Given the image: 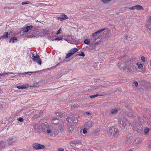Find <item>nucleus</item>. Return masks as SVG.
I'll return each mask as SVG.
<instances>
[{
    "instance_id": "nucleus-55",
    "label": "nucleus",
    "mask_w": 151,
    "mask_h": 151,
    "mask_svg": "<svg viewBox=\"0 0 151 151\" xmlns=\"http://www.w3.org/2000/svg\"><path fill=\"white\" fill-rule=\"evenodd\" d=\"M149 22L150 23V20H149Z\"/></svg>"
},
{
    "instance_id": "nucleus-37",
    "label": "nucleus",
    "mask_w": 151,
    "mask_h": 151,
    "mask_svg": "<svg viewBox=\"0 0 151 151\" xmlns=\"http://www.w3.org/2000/svg\"><path fill=\"white\" fill-rule=\"evenodd\" d=\"M63 39V38L62 37H59L58 38H55V40H61Z\"/></svg>"
},
{
    "instance_id": "nucleus-3",
    "label": "nucleus",
    "mask_w": 151,
    "mask_h": 151,
    "mask_svg": "<svg viewBox=\"0 0 151 151\" xmlns=\"http://www.w3.org/2000/svg\"><path fill=\"white\" fill-rule=\"evenodd\" d=\"M42 131L45 134L52 135L53 133V127L48 125L47 123L42 124L41 125Z\"/></svg>"
},
{
    "instance_id": "nucleus-56",
    "label": "nucleus",
    "mask_w": 151,
    "mask_h": 151,
    "mask_svg": "<svg viewBox=\"0 0 151 151\" xmlns=\"http://www.w3.org/2000/svg\"><path fill=\"white\" fill-rule=\"evenodd\" d=\"M58 64H59V63H58V64H57V65H58Z\"/></svg>"
},
{
    "instance_id": "nucleus-10",
    "label": "nucleus",
    "mask_w": 151,
    "mask_h": 151,
    "mask_svg": "<svg viewBox=\"0 0 151 151\" xmlns=\"http://www.w3.org/2000/svg\"><path fill=\"white\" fill-rule=\"evenodd\" d=\"M116 129L114 127H111L109 131L108 135L109 136L113 135L114 132Z\"/></svg>"
},
{
    "instance_id": "nucleus-30",
    "label": "nucleus",
    "mask_w": 151,
    "mask_h": 151,
    "mask_svg": "<svg viewBox=\"0 0 151 151\" xmlns=\"http://www.w3.org/2000/svg\"><path fill=\"white\" fill-rule=\"evenodd\" d=\"M106 86V85H105V86H103V85H99V86H94L93 87V88L95 89H96L99 88L100 87H105Z\"/></svg>"
},
{
    "instance_id": "nucleus-40",
    "label": "nucleus",
    "mask_w": 151,
    "mask_h": 151,
    "mask_svg": "<svg viewBox=\"0 0 151 151\" xmlns=\"http://www.w3.org/2000/svg\"><path fill=\"white\" fill-rule=\"evenodd\" d=\"M61 31V29L60 28L57 31V32L56 33V34L57 35H58L60 33V31Z\"/></svg>"
},
{
    "instance_id": "nucleus-49",
    "label": "nucleus",
    "mask_w": 151,
    "mask_h": 151,
    "mask_svg": "<svg viewBox=\"0 0 151 151\" xmlns=\"http://www.w3.org/2000/svg\"><path fill=\"white\" fill-rule=\"evenodd\" d=\"M4 73H0V76H4Z\"/></svg>"
},
{
    "instance_id": "nucleus-5",
    "label": "nucleus",
    "mask_w": 151,
    "mask_h": 151,
    "mask_svg": "<svg viewBox=\"0 0 151 151\" xmlns=\"http://www.w3.org/2000/svg\"><path fill=\"white\" fill-rule=\"evenodd\" d=\"M34 52L32 53V56L33 58L32 60L35 62L37 63L40 65L41 64L42 61L41 60L39 55L37 53H36V55H35Z\"/></svg>"
},
{
    "instance_id": "nucleus-31",
    "label": "nucleus",
    "mask_w": 151,
    "mask_h": 151,
    "mask_svg": "<svg viewBox=\"0 0 151 151\" xmlns=\"http://www.w3.org/2000/svg\"><path fill=\"white\" fill-rule=\"evenodd\" d=\"M78 55L80 56L84 57L85 56L84 53L83 52H82L81 53L77 54L75 56Z\"/></svg>"
},
{
    "instance_id": "nucleus-7",
    "label": "nucleus",
    "mask_w": 151,
    "mask_h": 151,
    "mask_svg": "<svg viewBox=\"0 0 151 151\" xmlns=\"http://www.w3.org/2000/svg\"><path fill=\"white\" fill-rule=\"evenodd\" d=\"M32 147L35 150L43 149L45 147L44 145L38 143H35L33 144Z\"/></svg>"
},
{
    "instance_id": "nucleus-23",
    "label": "nucleus",
    "mask_w": 151,
    "mask_h": 151,
    "mask_svg": "<svg viewBox=\"0 0 151 151\" xmlns=\"http://www.w3.org/2000/svg\"><path fill=\"white\" fill-rule=\"evenodd\" d=\"M119 132L116 129L112 135L113 136L115 137L119 135Z\"/></svg>"
},
{
    "instance_id": "nucleus-51",
    "label": "nucleus",
    "mask_w": 151,
    "mask_h": 151,
    "mask_svg": "<svg viewBox=\"0 0 151 151\" xmlns=\"http://www.w3.org/2000/svg\"><path fill=\"white\" fill-rule=\"evenodd\" d=\"M127 107H128L129 105H127Z\"/></svg>"
},
{
    "instance_id": "nucleus-21",
    "label": "nucleus",
    "mask_w": 151,
    "mask_h": 151,
    "mask_svg": "<svg viewBox=\"0 0 151 151\" xmlns=\"http://www.w3.org/2000/svg\"><path fill=\"white\" fill-rule=\"evenodd\" d=\"M111 113L112 114H114L118 112L117 109L116 108L111 109L110 110Z\"/></svg>"
},
{
    "instance_id": "nucleus-6",
    "label": "nucleus",
    "mask_w": 151,
    "mask_h": 151,
    "mask_svg": "<svg viewBox=\"0 0 151 151\" xmlns=\"http://www.w3.org/2000/svg\"><path fill=\"white\" fill-rule=\"evenodd\" d=\"M78 50V49L76 48H74L71 49L68 52V53L66 55L65 58L68 59L72 55L74 54Z\"/></svg>"
},
{
    "instance_id": "nucleus-54",
    "label": "nucleus",
    "mask_w": 151,
    "mask_h": 151,
    "mask_svg": "<svg viewBox=\"0 0 151 151\" xmlns=\"http://www.w3.org/2000/svg\"><path fill=\"white\" fill-rule=\"evenodd\" d=\"M45 91H42V92H45Z\"/></svg>"
},
{
    "instance_id": "nucleus-17",
    "label": "nucleus",
    "mask_w": 151,
    "mask_h": 151,
    "mask_svg": "<svg viewBox=\"0 0 151 151\" xmlns=\"http://www.w3.org/2000/svg\"><path fill=\"white\" fill-rule=\"evenodd\" d=\"M8 32H4L3 36L1 37H0V39H6L8 37Z\"/></svg>"
},
{
    "instance_id": "nucleus-28",
    "label": "nucleus",
    "mask_w": 151,
    "mask_h": 151,
    "mask_svg": "<svg viewBox=\"0 0 151 151\" xmlns=\"http://www.w3.org/2000/svg\"><path fill=\"white\" fill-rule=\"evenodd\" d=\"M34 128L35 129H41V127L38 124H36L34 126Z\"/></svg>"
},
{
    "instance_id": "nucleus-24",
    "label": "nucleus",
    "mask_w": 151,
    "mask_h": 151,
    "mask_svg": "<svg viewBox=\"0 0 151 151\" xmlns=\"http://www.w3.org/2000/svg\"><path fill=\"white\" fill-rule=\"evenodd\" d=\"M90 42L91 43V38L90 39H86L84 41V43L87 45Z\"/></svg>"
},
{
    "instance_id": "nucleus-33",
    "label": "nucleus",
    "mask_w": 151,
    "mask_h": 151,
    "mask_svg": "<svg viewBox=\"0 0 151 151\" xmlns=\"http://www.w3.org/2000/svg\"><path fill=\"white\" fill-rule=\"evenodd\" d=\"M137 65L139 68L142 69L143 68V66L142 64L137 63Z\"/></svg>"
},
{
    "instance_id": "nucleus-11",
    "label": "nucleus",
    "mask_w": 151,
    "mask_h": 151,
    "mask_svg": "<svg viewBox=\"0 0 151 151\" xmlns=\"http://www.w3.org/2000/svg\"><path fill=\"white\" fill-rule=\"evenodd\" d=\"M126 120L125 119L123 118L120 119L119 122L120 125L121 127H124L126 125Z\"/></svg>"
},
{
    "instance_id": "nucleus-22",
    "label": "nucleus",
    "mask_w": 151,
    "mask_h": 151,
    "mask_svg": "<svg viewBox=\"0 0 151 151\" xmlns=\"http://www.w3.org/2000/svg\"><path fill=\"white\" fill-rule=\"evenodd\" d=\"M18 40L17 38L15 37H12L9 40V42H17Z\"/></svg>"
},
{
    "instance_id": "nucleus-19",
    "label": "nucleus",
    "mask_w": 151,
    "mask_h": 151,
    "mask_svg": "<svg viewBox=\"0 0 151 151\" xmlns=\"http://www.w3.org/2000/svg\"><path fill=\"white\" fill-rule=\"evenodd\" d=\"M86 127H91L92 126V123L89 121L86 123Z\"/></svg>"
},
{
    "instance_id": "nucleus-27",
    "label": "nucleus",
    "mask_w": 151,
    "mask_h": 151,
    "mask_svg": "<svg viewBox=\"0 0 151 151\" xmlns=\"http://www.w3.org/2000/svg\"><path fill=\"white\" fill-rule=\"evenodd\" d=\"M71 107L72 109H74L77 108L78 107V104H73V105H71Z\"/></svg>"
},
{
    "instance_id": "nucleus-48",
    "label": "nucleus",
    "mask_w": 151,
    "mask_h": 151,
    "mask_svg": "<svg viewBox=\"0 0 151 151\" xmlns=\"http://www.w3.org/2000/svg\"><path fill=\"white\" fill-rule=\"evenodd\" d=\"M73 131V130H71L70 129H69V130H68V131L69 133H70L72 132Z\"/></svg>"
},
{
    "instance_id": "nucleus-35",
    "label": "nucleus",
    "mask_w": 151,
    "mask_h": 151,
    "mask_svg": "<svg viewBox=\"0 0 151 151\" xmlns=\"http://www.w3.org/2000/svg\"><path fill=\"white\" fill-rule=\"evenodd\" d=\"M17 120L20 122H22L23 121L24 119L22 117H19L17 119Z\"/></svg>"
},
{
    "instance_id": "nucleus-47",
    "label": "nucleus",
    "mask_w": 151,
    "mask_h": 151,
    "mask_svg": "<svg viewBox=\"0 0 151 151\" xmlns=\"http://www.w3.org/2000/svg\"><path fill=\"white\" fill-rule=\"evenodd\" d=\"M90 114V113L89 112H85L84 113V114Z\"/></svg>"
},
{
    "instance_id": "nucleus-1",
    "label": "nucleus",
    "mask_w": 151,
    "mask_h": 151,
    "mask_svg": "<svg viewBox=\"0 0 151 151\" xmlns=\"http://www.w3.org/2000/svg\"><path fill=\"white\" fill-rule=\"evenodd\" d=\"M132 61V59H128L127 56H124L122 58L121 61L118 63L119 67L120 69L123 70L128 68L129 67V65H131Z\"/></svg>"
},
{
    "instance_id": "nucleus-42",
    "label": "nucleus",
    "mask_w": 151,
    "mask_h": 151,
    "mask_svg": "<svg viewBox=\"0 0 151 151\" xmlns=\"http://www.w3.org/2000/svg\"><path fill=\"white\" fill-rule=\"evenodd\" d=\"M148 145L150 147H151V140L148 143Z\"/></svg>"
},
{
    "instance_id": "nucleus-52",
    "label": "nucleus",
    "mask_w": 151,
    "mask_h": 151,
    "mask_svg": "<svg viewBox=\"0 0 151 151\" xmlns=\"http://www.w3.org/2000/svg\"><path fill=\"white\" fill-rule=\"evenodd\" d=\"M127 37H128L127 36H126V38H127Z\"/></svg>"
},
{
    "instance_id": "nucleus-41",
    "label": "nucleus",
    "mask_w": 151,
    "mask_h": 151,
    "mask_svg": "<svg viewBox=\"0 0 151 151\" xmlns=\"http://www.w3.org/2000/svg\"><path fill=\"white\" fill-rule=\"evenodd\" d=\"M87 129L86 128H84L83 130V134H86L87 132Z\"/></svg>"
},
{
    "instance_id": "nucleus-36",
    "label": "nucleus",
    "mask_w": 151,
    "mask_h": 151,
    "mask_svg": "<svg viewBox=\"0 0 151 151\" xmlns=\"http://www.w3.org/2000/svg\"><path fill=\"white\" fill-rule=\"evenodd\" d=\"M133 83H134V84L135 85V86L136 87H138V83L137 82V81H134L133 82Z\"/></svg>"
},
{
    "instance_id": "nucleus-50",
    "label": "nucleus",
    "mask_w": 151,
    "mask_h": 151,
    "mask_svg": "<svg viewBox=\"0 0 151 151\" xmlns=\"http://www.w3.org/2000/svg\"><path fill=\"white\" fill-rule=\"evenodd\" d=\"M149 19L151 21V17H150Z\"/></svg>"
},
{
    "instance_id": "nucleus-57",
    "label": "nucleus",
    "mask_w": 151,
    "mask_h": 151,
    "mask_svg": "<svg viewBox=\"0 0 151 151\" xmlns=\"http://www.w3.org/2000/svg\"><path fill=\"white\" fill-rule=\"evenodd\" d=\"M57 114H58L57 113H56V115H57Z\"/></svg>"
},
{
    "instance_id": "nucleus-2",
    "label": "nucleus",
    "mask_w": 151,
    "mask_h": 151,
    "mask_svg": "<svg viewBox=\"0 0 151 151\" xmlns=\"http://www.w3.org/2000/svg\"><path fill=\"white\" fill-rule=\"evenodd\" d=\"M105 29V28L102 29L100 30H99L93 33L92 37H91V45H98L99 42H96V41L99 38V34L100 33L104 31Z\"/></svg>"
},
{
    "instance_id": "nucleus-15",
    "label": "nucleus",
    "mask_w": 151,
    "mask_h": 151,
    "mask_svg": "<svg viewBox=\"0 0 151 151\" xmlns=\"http://www.w3.org/2000/svg\"><path fill=\"white\" fill-rule=\"evenodd\" d=\"M132 137H127L126 144L127 145H129L132 142Z\"/></svg>"
},
{
    "instance_id": "nucleus-29",
    "label": "nucleus",
    "mask_w": 151,
    "mask_h": 151,
    "mask_svg": "<svg viewBox=\"0 0 151 151\" xmlns=\"http://www.w3.org/2000/svg\"><path fill=\"white\" fill-rule=\"evenodd\" d=\"M141 59L142 61L145 63L147 61V59L144 56H142L141 57Z\"/></svg>"
},
{
    "instance_id": "nucleus-26",
    "label": "nucleus",
    "mask_w": 151,
    "mask_h": 151,
    "mask_svg": "<svg viewBox=\"0 0 151 151\" xmlns=\"http://www.w3.org/2000/svg\"><path fill=\"white\" fill-rule=\"evenodd\" d=\"M142 139H140L137 138L136 139L135 142L136 144H138L141 143L142 142Z\"/></svg>"
},
{
    "instance_id": "nucleus-18",
    "label": "nucleus",
    "mask_w": 151,
    "mask_h": 151,
    "mask_svg": "<svg viewBox=\"0 0 151 151\" xmlns=\"http://www.w3.org/2000/svg\"><path fill=\"white\" fill-rule=\"evenodd\" d=\"M52 123L55 124H58L59 122L58 120L56 118H54L52 119Z\"/></svg>"
},
{
    "instance_id": "nucleus-53",
    "label": "nucleus",
    "mask_w": 151,
    "mask_h": 151,
    "mask_svg": "<svg viewBox=\"0 0 151 151\" xmlns=\"http://www.w3.org/2000/svg\"><path fill=\"white\" fill-rule=\"evenodd\" d=\"M129 151H132V150H129Z\"/></svg>"
},
{
    "instance_id": "nucleus-46",
    "label": "nucleus",
    "mask_w": 151,
    "mask_h": 151,
    "mask_svg": "<svg viewBox=\"0 0 151 151\" xmlns=\"http://www.w3.org/2000/svg\"><path fill=\"white\" fill-rule=\"evenodd\" d=\"M35 72H25L23 74H26V73H35Z\"/></svg>"
},
{
    "instance_id": "nucleus-45",
    "label": "nucleus",
    "mask_w": 151,
    "mask_h": 151,
    "mask_svg": "<svg viewBox=\"0 0 151 151\" xmlns=\"http://www.w3.org/2000/svg\"><path fill=\"white\" fill-rule=\"evenodd\" d=\"M9 73L10 74H12V73H13L12 72V73H9V72H4V75L5 74H8Z\"/></svg>"
},
{
    "instance_id": "nucleus-34",
    "label": "nucleus",
    "mask_w": 151,
    "mask_h": 151,
    "mask_svg": "<svg viewBox=\"0 0 151 151\" xmlns=\"http://www.w3.org/2000/svg\"><path fill=\"white\" fill-rule=\"evenodd\" d=\"M30 2L29 1H27L25 2H22V5H24L26 4H28L30 3Z\"/></svg>"
},
{
    "instance_id": "nucleus-12",
    "label": "nucleus",
    "mask_w": 151,
    "mask_h": 151,
    "mask_svg": "<svg viewBox=\"0 0 151 151\" xmlns=\"http://www.w3.org/2000/svg\"><path fill=\"white\" fill-rule=\"evenodd\" d=\"M33 27V26L32 25L27 26L26 27L23 28V31L24 32H27L29 30L32 29Z\"/></svg>"
},
{
    "instance_id": "nucleus-9",
    "label": "nucleus",
    "mask_w": 151,
    "mask_h": 151,
    "mask_svg": "<svg viewBox=\"0 0 151 151\" xmlns=\"http://www.w3.org/2000/svg\"><path fill=\"white\" fill-rule=\"evenodd\" d=\"M68 17L66 15L63 14L60 15V17L57 18V19L60 20V21H62L68 19Z\"/></svg>"
},
{
    "instance_id": "nucleus-14",
    "label": "nucleus",
    "mask_w": 151,
    "mask_h": 151,
    "mask_svg": "<svg viewBox=\"0 0 151 151\" xmlns=\"http://www.w3.org/2000/svg\"><path fill=\"white\" fill-rule=\"evenodd\" d=\"M71 146L75 147L77 146L78 144V142L76 141H74L70 142Z\"/></svg>"
},
{
    "instance_id": "nucleus-44",
    "label": "nucleus",
    "mask_w": 151,
    "mask_h": 151,
    "mask_svg": "<svg viewBox=\"0 0 151 151\" xmlns=\"http://www.w3.org/2000/svg\"><path fill=\"white\" fill-rule=\"evenodd\" d=\"M73 42L72 43L73 44H77L78 43L77 41L76 40L73 41Z\"/></svg>"
},
{
    "instance_id": "nucleus-8",
    "label": "nucleus",
    "mask_w": 151,
    "mask_h": 151,
    "mask_svg": "<svg viewBox=\"0 0 151 151\" xmlns=\"http://www.w3.org/2000/svg\"><path fill=\"white\" fill-rule=\"evenodd\" d=\"M129 9H131V10H134V9H137L138 10H140L141 9L143 10L144 9L141 6L139 5H137L134 6H133L132 7L129 8Z\"/></svg>"
},
{
    "instance_id": "nucleus-32",
    "label": "nucleus",
    "mask_w": 151,
    "mask_h": 151,
    "mask_svg": "<svg viewBox=\"0 0 151 151\" xmlns=\"http://www.w3.org/2000/svg\"><path fill=\"white\" fill-rule=\"evenodd\" d=\"M99 96V94L98 93L94 95H93L90 96H89L90 98H91V99H93L97 96Z\"/></svg>"
},
{
    "instance_id": "nucleus-16",
    "label": "nucleus",
    "mask_w": 151,
    "mask_h": 151,
    "mask_svg": "<svg viewBox=\"0 0 151 151\" xmlns=\"http://www.w3.org/2000/svg\"><path fill=\"white\" fill-rule=\"evenodd\" d=\"M29 86L28 85H23V86H18L17 88L19 89H23L27 88Z\"/></svg>"
},
{
    "instance_id": "nucleus-13",
    "label": "nucleus",
    "mask_w": 151,
    "mask_h": 151,
    "mask_svg": "<svg viewBox=\"0 0 151 151\" xmlns=\"http://www.w3.org/2000/svg\"><path fill=\"white\" fill-rule=\"evenodd\" d=\"M58 128L61 131H62L63 130L64 127V123L63 122H60L59 123Z\"/></svg>"
},
{
    "instance_id": "nucleus-20",
    "label": "nucleus",
    "mask_w": 151,
    "mask_h": 151,
    "mask_svg": "<svg viewBox=\"0 0 151 151\" xmlns=\"http://www.w3.org/2000/svg\"><path fill=\"white\" fill-rule=\"evenodd\" d=\"M104 35L106 37H109L110 36L109 32L108 31H104Z\"/></svg>"
},
{
    "instance_id": "nucleus-43",
    "label": "nucleus",
    "mask_w": 151,
    "mask_h": 151,
    "mask_svg": "<svg viewBox=\"0 0 151 151\" xmlns=\"http://www.w3.org/2000/svg\"><path fill=\"white\" fill-rule=\"evenodd\" d=\"M58 151H64V149L63 148H58Z\"/></svg>"
},
{
    "instance_id": "nucleus-25",
    "label": "nucleus",
    "mask_w": 151,
    "mask_h": 151,
    "mask_svg": "<svg viewBox=\"0 0 151 151\" xmlns=\"http://www.w3.org/2000/svg\"><path fill=\"white\" fill-rule=\"evenodd\" d=\"M147 30H149L151 32V24H148L146 27Z\"/></svg>"
},
{
    "instance_id": "nucleus-38",
    "label": "nucleus",
    "mask_w": 151,
    "mask_h": 151,
    "mask_svg": "<svg viewBox=\"0 0 151 151\" xmlns=\"http://www.w3.org/2000/svg\"><path fill=\"white\" fill-rule=\"evenodd\" d=\"M111 0H101V1L104 3H108V1Z\"/></svg>"
},
{
    "instance_id": "nucleus-4",
    "label": "nucleus",
    "mask_w": 151,
    "mask_h": 151,
    "mask_svg": "<svg viewBox=\"0 0 151 151\" xmlns=\"http://www.w3.org/2000/svg\"><path fill=\"white\" fill-rule=\"evenodd\" d=\"M78 116L76 114H73L72 113L68 115L66 118L67 122L69 123V124H72L74 123H76L78 122L77 119Z\"/></svg>"
},
{
    "instance_id": "nucleus-39",
    "label": "nucleus",
    "mask_w": 151,
    "mask_h": 151,
    "mask_svg": "<svg viewBox=\"0 0 151 151\" xmlns=\"http://www.w3.org/2000/svg\"><path fill=\"white\" fill-rule=\"evenodd\" d=\"M149 131V129L148 128H146L145 129V133H147Z\"/></svg>"
}]
</instances>
